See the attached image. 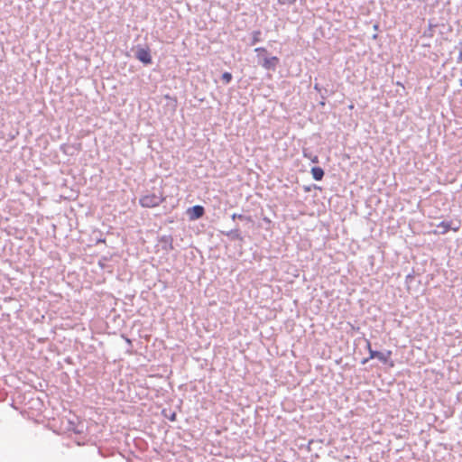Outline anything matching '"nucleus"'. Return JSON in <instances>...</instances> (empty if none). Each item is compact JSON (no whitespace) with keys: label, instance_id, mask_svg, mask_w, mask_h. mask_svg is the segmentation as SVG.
<instances>
[{"label":"nucleus","instance_id":"nucleus-7","mask_svg":"<svg viewBox=\"0 0 462 462\" xmlns=\"http://www.w3.org/2000/svg\"><path fill=\"white\" fill-rule=\"evenodd\" d=\"M439 226L442 227V232H441L442 234H445V233L448 232L450 229H452L455 232L459 230V226H457L456 227H451L450 223L449 222H445V221L439 223Z\"/></svg>","mask_w":462,"mask_h":462},{"label":"nucleus","instance_id":"nucleus-8","mask_svg":"<svg viewBox=\"0 0 462 462\" xmlns=\"http://www.w3.org/2000/svg\"><path fill=\"white\" fill-rule=\"evenodd\" d=\"M221 79L225 84H228L232 80V74L230 72H224Z\"/></svg>","mask_w":462,"mask_h":462},{"label":"nucleus","instance_id":"nucleus-10","mask_svg":"<svg viewBox=\"0 0 462 462\" xmlns=\"http://www.w3.org/2000/svg\"><path fill=\"white\" fill-rule=\"evenodd\" d=\"M232 217H233L234 219H235V218H239V219H243V218H245V217H244L243 215H240V214H239V215H237V214H234V215L232 216Z\"/></svg>","mask_w":462,"mask_h":462},{"label":"nucleus","instance_id":"nucleus-3","mask_svg":"<svg viewBox=\"0 0 462 462\" xmlns=\"http://www.w3.org/2000/svg\"><path fill=\"white\" fill-rule=\"evenodd\" d=\"M135 57L138 60H140L143 64H151L152 63V56H151L150 49L148 47L138 49L135 53Z\"/></svg>","mask_w":462,"mask_h":462},{"label":"nucleus","instance_id":"nucleus-11","mask_svg":"<svg viewBox=\"0 0 462 462\" xmlns=\"http://www.w3.org/2000/svg\"><path fill=\"white\" fill-rule=\"evenodd\" d=\"M457 59L459 61H462V42H461V49L459 51Z\"/></svg>","mask_w":462,"mask_h":462},{"label":"nucleus","instance_id":"nucleus-1","mask_svg":"<svg viewBox=\"0 0 462 462\" xmlns=\"http://www.w3.org/2000/svg\"><path fill=\"white\" fill-rule=\"evenodd\" d=\"M166 200V196L162 189L158 192H149L143 194L139 199V204L144 208H153L159 207Z\"/></svg>","mask_w":462,"mask_h":462},{"label":"nucleus","instance_id":"nucleus-6","mask_svg":"<svg viewBox=\"0 0 462 462\" xmlns=\"http://www.w3.org/2000/svg\"><path fill=\"white\" fill-rule=\"evenodd\" d=\"M311 174L316 180H320L324 176V171L320 167H313L311 169Z\"/></svg>","mask_w":462,"mask_h":462},{"label":"nucleus","instance_id":"nucleus-5","mask_svg":"<svg viewBox=\"0 0 462 462\" xmlns=\"http://www.w3.org/2000/svg\"><path fill=\"white\" fill-rule=\"evenodd\" d=\"M391 355H392L391 351H387L386 354H383V353L379 352V351L371 350L370 351L369 358L370 359L378 358L383 363H388V360H389V357H390Z\"/></svg>","mask_w":462,"mask_h":462},{"label":"nucleus","instance_id":"nucleus-2","mask_svg":"<svg viewBox=\"0 0 462 462\" xmlns=\"http://www.w3.org/2000/svg\"><path fill=\"white\" fill-rule=\"evenodd\" d=\"M259 55H263L262 67L266 70H275L278 66L280 60L276 56L267 57V50L263 47H258L254 50Z\"/></svg>","mask_w":462,"mask_h":462},{"label":"nucleus","instance_id":"nucleus-13","mask_svg":"<svg viewBox=\"0 0 462 462\" xmlns=\"http://www.w3.org/2000/svg\"><path fill=\"white\" fill-rule=\"evenodd\" d=\"M367 349H368L369 352L371 350H373L372 347H371V343L369 341H367Z\"/></svg>","mask_w":462,"mask_h":462},{"label":"nucleus","instance_id":"nucleus-14","mask_svg":"<svg viewBox=\"0 0 462 462\" xmlns=\"http://www.w3.org/2000/svg\"><path fill=\"white\" fill-rule=\"evenodd\" d=\"M258 42V36H255V37L254 38V42Z\"/></svg>","mask_w":462,"mask_h":462},{"label":"nucleus","instance_id":"nucleus-9","mask_svg":"<svg viewBox=\"0 0 462 462\" xmlns=\"http://www.w3.org/2000/svg\"><path fill=\"white\" fill-rule=\"evenodd\" d=\"M277 1L282 5H293L297 0H277Z\"/></svg>","mask_w":462,"mask_h":462},{"label":"nucleus","instance_id":"nucleus-12","mask_svg":"<svg viewBox=\"0 0 462 462\" xmlns=\"http://www.w3.org/2000/svg\"><path fill=\"white\" fill-rule=\"evenodd\" d=\"M169 419H170V420H171V421H175V420H176V413H175V412H173V413L171 415V417H170Z\"/></svg>","mask_w":462,"mask_h":462},{"label":"nucleus","instance_id":"nucleus-16","mask_svg":"<svg viewBox=\"0 0 462 462\" xmlns=\"http://www.w3.org/2000/svg\"><path fill=\"white\" fill-rule=\"evenodd\" d=\"M313 162H318V157L317 156L314 158Z\"/></svg>","mask_w":462,"mask_h":462},{"label":"nucleus","instance_id":"nucleus-15","mask_svg":"<svg viewBox=\"0 0 462 462\" xmlns=\"http://www.w3.org/2000/svg\"><path fill=\"white\" fill-rule=\"evenodd\" d=\"M389 365H390L391 367H393V366L394 365L393 362H391V363L389 364Z\"/></svg>","mask_w":462,"mask_h":462},{"label":"nucleus","instance_id":"nucleus-4","mask_svg":"<svg viewBox=\"0 0 462 462\" xmlns=\"http://www.w3.org/2000/svg\"><path fill=\"white\" fill-rule=\"evenodd\" d=\"M187 214L189 220H197L202 217L205 214V209L202 206L197 205L187 209Z\"/></svg>","mask_w":462,"mask_h":462}]
</instances>
